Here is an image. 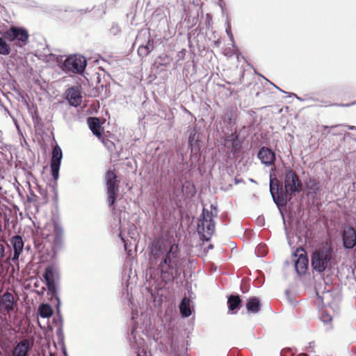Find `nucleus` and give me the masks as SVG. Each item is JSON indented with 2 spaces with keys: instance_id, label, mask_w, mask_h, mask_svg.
<instances>
[{
  "instance_id": "1",
  "label": "nucleus",
  "mask_w": 356,
  "mask_h": 356,
  "mask_svg": "<svg viewBox=\"0 0 356 356\" xmlns=\"http://www.w3.org/2000/svg\"><path fill=\"white\" fill-rule=\"evenodd\" d=\"M184 258L179 256L178 244L168 243L162 237L155 238L149 246V263L156 266L160 277L165 284L185 277Z\"/></svg>"
},
{
  "instance_id": "2",
  "label": "nucleus",
  "mask_w": 356,
  "mask_h": 356,
  "mask_svg": "<svg viewBox=\"0 0 356 356\" xmlns=\"http://www.w3.org/2000/svg\"><path fill=\"white\" fill-rule=\"evenodd\" d=\"M335 256L331 241L327 240L321 243L311 254V266L313 271L321 274L330 269Z\"/></svg>"
},
{
  "instance_id": "3",
  "label": "nucleus",
  "mask_w": 356,
  "mask_h": 356,
  "mask_svg": "<svg viewBox=\"0 0 356 356\" xmlns=\"http://www.w3.org/2000/svg\"><path fill=\"white\" fill-rule=\"evenodd\" d=\"M282 173L284 186L281 190V197L279 200L284 202V207L286 208L293 195L302 191L303 185L297 173L290 166L284 165Z\"/></svg>"
},
{
  "instance_id": "4",
  "label": "nucleus",
  "mask_w": 356,
  "mask_h": 356,
  "mask_svg": "<svg viewBox=\"0 0 356 356\" xmlns=\"http://www.w3.org/2000/svg\"><path fill=\"white\" fill-rule=\"evenodd\" d=\"M211 211L204 207L198 218L197 232L200 240L210 241L215 230V221L213 218L217 216V206L211 204Z\"/></svg>"
},
{
  "instance_id": "5",
  "label": "nucleus",
  "mask_w": 356,
  "mask_h": 356,
  "mask_svg": "<svg viewBox=\"0 0 356 356\" xmlns=\"http://www.w3.org/2000/svg\"><path fill=\"white\" fill-rule=\"evenodd\" d=\"M87 60L83 56L74 54L66 56L60 64V68L66 74H82L85 72Z\"/></svg>"
},
{
  "instance_id": "6",
  "label": "nucleus",
  "mask_w": 356,
  "mask_h": 356,
  "mask_svg": "<svg viewBox=\"0 0 356 356\" xmlns=\"http://www.w3.org/2000/svg\"><path fill=\"white\" fill-rule=\"evenodd\" d=\"M135 44H138V55L141 58L147 56L154 49L155 41L151 37L149 29L138 31Z\"/></svg>"
},
{
  "instance_id": "7",
  "label": "nucleus",
  "mask_w": 356,
  "mask_h": 356,
  "mask_svg": "<svg viewBox=\"0 0 356 356\" xmlns=\"http://www.w3.org/2000/svg\"><path fill=\"white\" fill-rule=\"evenodd\" d=\"M3 36L10 42L19 47H22L29 43V34L22 26H11L3 33Z\"/></svg>"
},
{
  "instance_id": "8",
  "label": "nucleus",
  "mask_w": 356,
  "mask_h": 356,
  "mask_svg": "<svg viewBox=\"0 0 356 356\" xmlns=\"http://www.w3.org/2000/svg\"><path fill=\"white\" fill-rule=\"evenodd\" d=\"M275 170V168L271 169L269 175V191L270 195L273 198L274 203L276 204L278 208L280 213L282 216L283 222L284 225V229L286 234H287V228L285 222V217L284 212L282 211L284 209V202H280L279 200L281 197V190L283 189L282 184L280 182L277 177H273L272 172Z\"/></svg>"
},
{
  "instance_id": "9",
  "label": "nucleus",
  "mask_w": 356,
  "mask_h": 356,
  "mask_svg": "<svg viewBox=\"0 0 356 356\" xmlns=\"http://www.w3.org/2000/svg\"><path fill=\"white\" fill-rule=\"evenodd\" d=\"M106 184L107 188L108 204L109 207H113L119 194L117 176L113 171L108 170L106 172Z\"/></svg>"
},
{
  "instance_id": "10",
  "label": "nucleus",
  "mask_w": 356,
  "mask_h": 356,
  "mask_svg": "<svg viewBox=\"0 0 356 356\" xmlns=\"http://www.w3.org/2000/svg\"><path fill=\"white\" fill-rule=\"evenodd\" d=\"M62 159V149L60 147V146L58 144H56L52 148L50 159L51 174L54 180L55 181L56 185V181L59 178V170L61 165Z\"/></svg>"
},
{
  "instance_id": "11",
  "label": "nucleus",
  "mask_w": 356,
  "mask_h": 356,
  "mask_svg": "<svg viewBox=\"0 0 356 356\" xmlns=\"http://www.w3.org/2000/svg\"><path fill=\"white\" fill-rule=\"evenodd\" d=\"M201 135L198 131L193 128L189 131L188 144L191 148V158L199 161L201 156Z\"/></svg>"
},
{
  "instance_id": "12",
  "label": "nucleus",
  "mask_w": 356,
  "mask_h": 356,
  "mask_svg": "<svg viewBox=\"0 0 356 356\" xmlns=\"http://www.w3.org/2000/svg\"><path fill=\"white\" fill-rule=\"evenodd\" d=\"M225 146L229 154L237 157L242 149V143L239 140V135L235 131L224 137Z\"/></svg>"
},
{
  "instance_id": "13",
  "label": "nucleus",
  "mask_w": 356,
  "mask_h": 356,
  "mask_svg": "<svg viewBox=\"0 0 356 356\" xmlns=\"http://www.w3.org/2000/svg\"><path fill=\"white\" fill-rule=\"evenodd\" d=\"M341 240L344 249H353L356 246V229L349 225H345L341 232Z\"/></svg>"
},
{
  "instance_id": "14",
  "label": "nucleus",
  "mask_w": 356,
  "mask_h": 356,
  "mask_svg": "<svg viewBox=\"0 0 356 356\" xmlns=\"http://www.w3.org/2000/svg\"><path fill=\"white\" fill-rule=\"evenodd\" d=\"M33 343L29 339H23L17 342L11 350L10 356H29Z\"/></svg>"
},
{
  "instance_id": "15",
  "label": "nucleus",
  "mask_w": 356,
  "mask_h": 356,
  "mask_svg": "<svg viewBox=\"0 0 356 356\" xmlns=\"http://www.w3.org/2000/svg\"><path fill=\"white\" fill-rule=\"evenodd\" d=\"M17 306V301L15 300L13 295L6 291L0 297V310L6 313H10L14 311Z\"/></svg>"
},
{
  "instance_id": "16",
  "label": "nucleus",
  "mask_w": 356,
  "mask_h": 356,
  "mask_svg": "<svg viewBox=\"0 0 356 356\" xmlns=\"http://www.w3.org/2000/svg\"><path fill=\"white\" fill-rule=\"evenodd\" d=\"M257 157L261 163L266 166L274 165L276 160L275 152L272 149L266 146H263L259 149Z\"/></svg>"
},
{
  "instance_id": "17",
  "label": "nucleus",
  "mask_w": 356,
  "mask_h": 356,
  "mask_svg": "<svg viewBox=\"0 0 356 356\" xmlns=\"http://www.w3.org/2000/svg\"><path fill=\"white\" fill-rule=\"evenodd\" d=\"M296 257L293 259L294 267L298 275H305L308 269L309 259L305 254L301 253L299 256L293 254Z\"/></svg>"
},
{
  "instance_id": "18",
  "label": "nucleus",
  "mask_w": 356,
  "mask_h": 356,
  "mask_svg": "<svg viewBox=\"0 0 356 356\" xmlns=\"http://www.w3.org/2000/svg\"><path fill=\"white\" fill-rule=\"evenodd\" d=\"M63 228L58 222H54V244L53 250L56 253L63 246Z\"/></svg>"
},
{
  "instance_id": "19",
  "label": "nucleus",
  "mask_w": 356,
  "mask_h": 356,
  "mask_svg": "<svg viewBox=\"0 0 356 356\" xmlns=\"http://www.w3.org/2000/svg\"><path fill=\"white\" fill-rule=\"evenodd\" d=\"M10 243L13 248V257L12 259L13 261H18L24 245L22 236L18 234L13 236L10 239Z\"/></svg>"
},
{
  "instance_id": "20",
  "label": "nucleus",
  "mask_w": 356,
  "mask_h": 356,
  "mask_svg": "<svg viewBox=\"0 0 356 356\" xmlns=\"http://www.w3.org/2000/svg\"><path fill=\"white\" fill-rule=\"evenodd\" d=\"M66 98L70 106L74 107L79 106L82 100V96L78 87H72L66 90Z\"/></svg>"
},
{
  "instance_id": "21",
  "label": "nucleus",
  "mask_w": 356,
  "mask_h": 356,
  "mask_svg": "<svg viewBox=\"0 0 356 356\" xmlns=\"http://www.w3.org/2000/svg\"><path fill=\"white\" fill-rule=\"evenodd\" d=\"M305 187L308 191V196L315 197L320 191V182L314 177H309L305 181Z\"/></svg>"
},
{
  "instance_id": "22",
  "label": "nucleus",
  "mask_w": 356,
  "mask_h": 356,
  "mask_svg": "<svg viewBox=\"0 0 356 356\" xmlns=\"http://www.w3.org/2000/svg\"><path fill=\"white\" fill-rule=\"evenodd\" d=\"M87 123L89 129L95 136L97 137H100L102 136V124L99 118L96 117H88L87 118Z\"/></svg>"
},
{
  "instance_id": "23",
  "label": "nucleus",
  "mask_w": 356,
  "mask_h": 356,
  "mask_svg": "<svg viewBox=\"0 0 356 356\" xmlns=\"http://www.w3.org/2000/svg\"><path fill=\"white\" fill-rule=\"evenodd\" d=\"M261 303L259 298L256 296L250 297L246 302V309L248 314H257L260 312Z\"/></svg>"
},
{
  "instance_id": "24",
  "label": "nucleus",
  "mask_w": 356,
  "mask_h": 356,
  "mask_svg": "<svg viewBox=\"0 0 356 356\" xmlns=\"http://www.w3.org/2000/svg\"><path fill=\"white\" fill-rule=\"evenodd\" d=\"M241 299L239 295H231L227 299V305L229 312L231 314H235L236 309L240 308L241 304Z\"/></svg>"
},
{
  "instance_id": "25",
  "label": "nucleus",
  "mask_w": 356,
  "mask_h": 356,
  "mask_svg": "<svg viewBox=\"0 0 356 356\" xmlns=\"http://www.w3.org/2000/svg\"><path fill=\"white\" fill-rule=\"evenodd\" d=\"M45 282L48 289L47 294L50 296V300L51 301L55 300L57 302V303L61 302L60 298L58 295L55 280H47Z\"/></svg>"
},
{
  "instance_id": "26",
  "label": "nucleus",
  "mask_w": 356,
  "mask_h": 356,
  "mask_svg": "<svg viewBox=\"0 0 356 356\" xmlns=\"http://www.w3.org/2000/svg\"><path fill=\"white\" fill-rule=\"evenodd\" d=\"M179 312L183 318H188L191 315V300L188 298L185 297L181 301Z\"/></svg>"
},
{
  "instance_id": "27",
  "label": "nucleus",
  "mask_w": 356,
  "mask_h": 356,
  "mask_svg": "<svg viewBox=\"0 0 356 356\" xmlns=\"http://www.w3.org/2000/svg\"><path fill=\"white\" fill-rule=\"evenodd\" d=\"M10 252V248L7 242L3 239H0V278L2 277L4 272L3 263L6 257V250Z\"/></svg>"
},
{
  "instance_id": "28",
  "label": "nucleus",
  "mask_w": 356,
  "mask_h": 356,
  "mask_svg": "<svg viewBox=\"0 0 356 356\" xmlns=\"http://www.w3.org/2000/svg\"><path fill=\"white\" fill-rule=\"evenodd\" d=\"M54 311L51 307L47 303H42L38 309V315L42 318H47L53 315Z\"/></svg>"
},
{
  "instance_id": "29",
  "label": "nucleus",
  "mask_w": 356,
  "mask_h": 356,
  "mask_svg": "<svg viewBox=\"0 0 356 356\" xmlns=\"http://www.w3.org/2000/svg\"><path fill=\"white\" fill-rule=\"evenodd\" d=\"M136 329L137 327L133 321V325L130 330V332L128 333L127 339L134 348H136V346L138 347L140 345V342L138 341L136 337Z\"/></svg>"
},
{
  "instance_id": "30",
  "label": "nucleus",
  "mask_w": 356,
  "mask_h": 356,
  "mask_svg": "<svg viewBox=\"0 0 356 356\" xmlns=\"http://www.w3.org/2000/svg\"><path fill=\"white\" fill-rule=\"evenodd\" d=\"M56 273L57 270L54 266H48L44 270L43 277L45 281L55 280V275Z\"/></svg>"
},
{
  "instance_id": "31",
  "label": "nucleus",
  "mask_w": 356,
  "mask_h": 356,
  "mask_svg": "<svg viewBox=\"0 0 356 356\" xmlns=\"http://www.w3.org/2000/svg\"><path fill=\"white\" fill-rule=\"evenodd\" d=\"M343 127V124H337L331 127L327 125H323L322 128L325 130L329 129L327 134H331L333 136H338L341 134L342 130H339V129Z\"/></svg>"
},
{
  "instance_id": "32",
  "label": "nucleus",
  "mask_w": 356,
  "mask_h": 356,
  "mask_svg": "<svg viewBox=\"0 0 356 356\" xmlns=\"http://www.w3.org/2000/svg\"><path fill=\"white\" fill-rule=\"evenodd\" d=\"M6 38L0 36V54L8 56L10 53V47L7 44Z\"/></svg>"
},
{
  "instance_id": "33",
  "label": "nucleus",
  "mask_w": 356,
  "mask_h": 356,
  "mask_svg": "<svg viewBox=\"0 0 356 356\" xmlns=\"http://www.w3.org/2000/svg\"><path fill=\"white\" fill-rule=\"evenodd\" d=\"M60 305L61 302L56 303V317H54L53 318V323L58 327L60 324V321L62 323V325H63V318L62 316L61 311H60Z\"/></svg>"
},
{
  "instance_id": "34",
  "label": "nucleus",
  "mask_w": 356,
  "mask_h": 356,
  "mask_svg": "<svg viewBox=\"0 0 356 356\" xmlns=\"http://www.w3.org/2000/svg\"><path fill=\"white\" fill-rule=\"evenodd\" d=\"M274 86L278 89L280 92H283V93H286V94H288L289 97H291V96H293L295 97L298 100L300 101V102H304V101H312V102H314L316 99L315 98L309 96V95H305L303 97H298L296 94L295 93H291V92H285L283 90H282L281 88H280L279 87L276 86L274 85Z\"/></svg>"
},
{
  "instance_id": "35",
  "label": "nucleus",
  "mask_w": 356,
  "mask_h": 356,
  "mask_svg": "<svg viewBox=\"0 0 356 356\" xmlns=\"http://www.w3.org/2000/svg\"><path fill=\"white\" fill-rule=\"evenodd\" d=\"M56 335L57 338V341L59 345H63V342H65V336L63 332V325H62L61 322L60 321L59 326H58Z\"/></svg>"
},
{
  "instance_id": "36",
  "label": "nucleus",
  "mask_w": 356,
  "mask_h": 356,
  "mask_svg": "<svg viewBox=\"0 0 356 356\" xmlns=\"http://www.w3.org/2000/svg\"><path fill=\"white\" fill-rule=\"evenodd\" d=\"M225 25H226L225 32H226V33H227L229 40L232 43V47L234 48H236V44H235V42H234V35H233L232 32L231 22H230V20L229 19H227Z\"/></svg>"
},
{
  "instance_id": "37",
  "label": "nucleus",
  "mask_w": 356,
  "mask_h": 356,
  "mask_svg": "<svg viewBox=\"0 0 356 356\" xmlns=\"http://www.w3.org/2000/svg\"><path fill=\"white\" fill-rule=\"evenodd\" d=\"M32 120L35 128H41L43 126L42 119L37 110L32 113Z\"/></svg>"
},
{
  "instance_id": "38",
  "label": "nucleus",
  "mask_w": 356,
  "mask_h": 356,
  "mask_svg": "<svg viewBox=\"0 0 356 356\" xmlns=\"http://www.w3.org/2000/svg\"><path fill=\"white\" fill-rule=\"evenodd\" d=\"M255 254L258 257H263L267 254V249L265 245L260 244L255 249Z\"/></svg>"
},
{
  "instance_id": "39",
  "label": "nucleus",
  "mask_w": 356,
  "mask_h": 356,
  "mask_svg": "<svg viewBox=\"0 0 356 356\" xmlns=\"http://www.w3.org/2000/svg\"><path fill=\"white\" fill-rule=\"evenodd\" d=\"M47 58H49V60H50L56 62L57 65L59 67H60V63H62V61L64 59V56H63L61 55H56V54H54L52 53H50L49 56Z\"/></svg>"
},
{
  "instance_id": "40",
  "label": "nucleus",
  "mask_w": 356,
  "mask_h": 356,
  "mask_svg": "<svg viewBox=\"0 0 356 356\" xmlns=\"http://www.w3.org/2000/svg\"><path fill=\"white\" fill-rule=\"evenodd\" d=\"M117 0H106L104 3L105 10L104 11L106 13V10L108 9L113 8L115 6Z\"/></svg>"
},
{
  "instance_id": "41",
  "label": "nucleus",
  "mask_w": 356,
  "mask_h": 356,
  "mask_svg": "<svg viewBox=\"0 0 356 356\" xmlns=\"http://www.w3.org/2000/svg\"><path fill=\"white\" fill-rule=\"evenodd\" d=\"M120 32V28L117 24L113 23L110 29V33L113 35H116Z\"/></svg>"
},
{
  "instance_id": "42",
  "label": "nucleus",
  "mask_w": 356,
  "mask_h": 356,
  "mask_svg": "<svg viewBox=\"0 0 356 356\" xmlns=\"http://www.w3.org/2000/svg\"><path fill=\"white\" fill-rule=\"evenodd\" d=\"M36 199H37V196L34 194V193L32 191H31L30 195H27L28 202H35L36 200Z\"/></svg>"
},
{
  "instance_id": "43",
  "label": "nucleus",
  "mask_w": 356,
  "mask_h": 356,
  "mask_svg": "<svg viewBox=\"0 0 356 356\" xmlns=\"http://www.w3.org/2000/svg\"><path fill=\"white\" fill-rule=\"evenodd\" d=\"M51 53V51L49 48L48 46H47L45 48L43 49L42 51V56H44V58H47L49 54Z\"/></svg>"
},
{
  "instance_id": "44",
  "label": "nucleus",
  "mask_w": 356,
  "mask_h": 356,
  "mask_svg": "<svg viewBox=\"0 0 356 356\" xmlns=\"http://www.w3.org/2000/svg\"><path fill=\"white\" fill-rule=\"evenodd\" d=\"M280 356H293V354L291 353L290 349L287 350H283L280 353Z\"/></svg>"
},
{
  "instance_id": "45",
  "label": "nucleus",
  "mask_w": 356,
  "mask_h": 356,
  "mask_svg": "<svg viewBox=\"0 0 356 356\" xmlns=\"http://www.w3.org/2000/svg\"><path fill=\"white\" fill-rule=\"evenodd\" d=\"M257 222L259 225L262 226L264 225V218L263 217L259 216L257 218Z\"/></svg>"
},
{
  "instance_id": "46",
  "label": "nucleus",
  "mask_w": 356,
  "mask_h": 356,
  "mask_svg": "<svg viewBox=\"0 0 356 356\" xmlns=\"http://www.w3.org/2000/svg\"><path fill=\"white\" fill-rule=\"evenodd\" d=\"M62 348V352L65 356H67V350L65 348V342H63V345H60Z\"/></svg>"
},
{
  "instance_id": "47",
  "label": "nucleus",
  "mask_w": 356,
  "mask_h": 356,
  "mask_svg": "<svg viewBox=\"0 0 356 356\" xmlns=\"http://www.w3.org/2000/svg\"><path fill=\"white\" fill-rule=\"evenodd\" d=\"M314 346H315L314 341H311L309 343V345L306 348L307 349H314Z\"/></svg>"
},
{
  "instance_id": "48",
  "label": "nucleus",
  "mask_w": 356,
  "mask_h": 356,
  "mask_svg": "<svg viewBox=\"0 0 356 356\" xmlns=\"http://www.w3.org/2000/svg\"><path fill=\"white\" fill-rule=\"evenodd\" d=\"M343 127H346L349 130H356V127L355 126H352V125L343 124Z\"/></svg>"
},
{
  "instance_id": "49",
  "label": "nucleus",
  "mask_w": 356,
  "mask_h": 356,
  "mask_svg": "<svg viewBox=\"0 0 356 356\" xmlns=\"http://www.w3.org/2000/svg\"><path fill=\"white\" fill-rule=\"evenodd\" d=\"M242 181H243V179H238V178H236V177L234 179V183H235V184H239V183H241V182H242Z\"/></svg>"
},
{
  "instance_id": "50",
  "label": "nucleus",
  "mask_w": 356,
  "mask_h": 356,
  "mask_svg": "<svg viewBox=\"0 0 356 356\" xmlns=\"http://www.w3.org/2000/svg\"><path fill=\"white\" fill-rule=\"evenodd\" d=\"M355 104H356V101L353 102L352 103H350V104H343L342 106H350L355 105Z\"/></svg>"
},
{
  "instance_id": "51",
  "label": "nucleus",
  "mask_w": 356,
  "mask_h": 356,
  "mask_svg": "<svg viewBox=\"0 0 356 356\" xmlns=\"http://www.w3.org/2000/svg\"><path fill=\"white\" fill-rule=\"evenodd\" d=\"M92 10V9L87 8L85 10H81L80 12L81 13H89Z\"/></svg>"
},
{
  "instance_id": "52",
  "label": "nucleus",
  "mask_w": 356,
  "mask_h": 356,
  "mask_svg": "<svg viewBox=\"0 0 356 356\" xmlns=\"http://www.w3.org/2000/svg\"><path fill=\"white\" fill-rule=\"evenodd\" d=\"M92 10V9L87 8L85 10H81L80 12L81 13H89Z\"/></svg>"
},
{
  "instance_id": "53",
  "label": "nucleus",
  "mask_w": 356,
  "mask_h": 356,
  "mask_svg": "<svg viewBox=\"0 0 356 356\" xmlns=\"http://www.w3.org/2000/svg\"><path fill=\"white\" fill-rule=\"evenodd\" d=\"M350 134L349 132H346L345 134H344V138H346V137H350Z\"/></svg>"
},
{
  "instance_id": "54",
  "label": "nucleus",
  "mask_w": 356,
  "mask_h": 356,
  "mask_svg": "<svg viewBox=\"0 0 356 356\" xmlns=\"http://www.w3.org/2000/svg\"><path fill=\"white\" fill-rule=\"evenodd\" d=\"M213 248V245L212 244H209L207 247V249L208 250H211Z\"/></svg>"
},
{
  "instance_id": "55",
  "label": "nucleus",
  "mask_w": 356,
  "mask_h": 356,
  "mask_svg": "<svg viewBox=\"0 0 356 356\" xmlns=\"http://www.w3.org/2000/svg\"><path fill=\"white\" fill-rule=\"evenodd\" d=\"M214 44H215L216 46H218V45L220 44V41H219V40H216V41H214Z\"/></svg>"
},
{
  "instance_id": "56",
  "label": "nucleus",
  "mask_w": 356,
  "mask_h": 356,
  "mask_svg": "<svg viewBox=\"0 0 356 356\" xmlns=\"http://www.w3.org/2000/svg\"><path fill=\"white\" fill-rule=\"evenodd\" d=\"M298 356H309V355L307 353H302L299 354Z\"/></svg>"
},
{
  "instance_id": "57",
  "label": "nucleus",
  "mask_w": 356,
  "mask_h": 356,
  "mask_svg": "<svg viewBox=\"0 0 356 356\" xmlns=\"http://www.w3.org/2000/svg\"><path fill=\"white\" fill-rule=\"evenodd\" d=\"M250 181L253 183H256V181L253 179H250Z\"/></svg>"
},
{
  "instance_id": "58",
  "label": "nucleus",
  "mask_w": 356,
  "mask_h": 356,
  "mask_svg": "<svg viewBox=\"0 0 356 356\" xmlns=\"http://www.w3.org/2000/svg\"><path fill=\"white\" fill-rule=\"evenodd\" d=\"M197 1L198 0H193V3H195V2H196V4L198 5Z\"/></svg>"
},
{
  "instance_id": "59",
  "label": "nucleus",
  "mask_w": 356,
  "mask_h": 356,
  "mask_svg": "<svg viewBox=\"0 0 356 356\" xmlns=\"http://www.w3.org/2000/svg\"><path fill=\"white\" fill-rule=\"evenodd\" d=\"M189 186H191V187H194L193 184H189Z\"/></svg>"
},
{
  "instance_id": "60",
  "label": "nucleus",
  "mask_w": 356,
  "mask_h": 356,
  "mask_svg": "<svg viewBox=\"0 0 356 356\" xmlns=\"http://www.w3.org/2000/svg\"><path fill=\"white\" fill-rule=\"evenodd\" d=\"M189 186H191V187H194L193 184H189Z\"/></svg>"
}]
</instances>
